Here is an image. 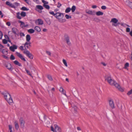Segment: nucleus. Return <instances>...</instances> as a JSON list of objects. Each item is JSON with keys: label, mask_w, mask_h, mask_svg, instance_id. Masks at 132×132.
<instances>
[{"label": "nucleus", "mask_w": 132, "mask_h": 132, "mask_svg": "<svg viewBox=\"0 0 132 132\" xmlns=\"http://www.w3.org/2000/svg\"><path fill=\"white\" fill-rule=\"evenodd\" d=\"M42 2L44 3V4H46L48 3V2L45 1L44 0H42Z\"/></svg>", "instance_id": "nucleus-51"}, {"label": "nucleus", "mask_w": 132, "mask_h": 132, "mask_svg": "<svg viewBox=\"0 0 132 132\" xmlns=\"http://www.w3.org/2000/svg\"><path fill=\"white\" fill-rule=\"evenodd\" d=\"M9 64L10 65V67L9 68L8 67V66L6 64H5L4 65L5 66L6 68H7V69L10 71H12L13 69V68L12 67L11 64L10 63H9Z\"/></svg>", "instance_id": "nucleus-15"}, {"label": "nucleus", "mask_w": 132, "mask_h": 132, "mask_svg": "<svg viewBox=\"0 0 132 132\" xmlns=\"http://www.w3.org/2000/svg\"><path fill=\"white\" fill-rule=\"evenodd\" d=\"M36 7L37 9H39L40 10H42L44 9L43 7L42 6L39 5H37L36 6Z\"/></svg>", "instance_id": "nucleus-22"}, {"label": "nucleus", "mask_w": 132, "mask_h": 132, "mask_svg": "<svg viewBox=\"0 0 132 132\" xmlns=\"http://www.w3.org/2000/svg\"><path fill=\"white\" fill-rule=\"evenodd\" d=\"M58 5L57 6V7L59 8L62 5L59 2L58 3Z\"/></svg>", "instance_id": "nucleus-59"}, {"label": "nucleus", "mask_w": 132, "mask_h": 132, "mask_svg": "<svg viewBox=\"0 0 132 132\" xmlns=\"http://www.w3.org/2000/svg\"><path fill=\"white\" fill-rule=\"evenodd\" d=\"M113 85L115 87L117 88H118L119 87V86H120V85L119 84H118L117 83H116V82Z\"/></svg>", "instance_id": "nucleus-36"}, {"label": "nucleus", "mask_w": 132, "mask_h": 132, "mask_svg": "<svg viewBox=\"0 0 132 132\" xmlns=\"http://www.w3.org/2000/svg\"><path fill=\"white\" fill-rule=\"evenodd\" d=\"M29 68L31 70L34 71H35V69L32 64H31L29 65Z\"/></svg>", "instance_id": "nucleus-37"}, {"label": "nucleus", "mask_w": 132, "mask_h": 132, "mask_svg": "<svg viewBox=\"0 0 132 132\" xmlns=\"http://www.w3.org/2000/svg\"><path fill=\"white\" fill-rule=\"evenodd\" d=\"M86 13L91 15H94L95 13V12L94 11L93 12L92 11L90 10L88 11L86 10Z\"/></svg>", "instance_id": "nucleus-16"}, {"label": "nucleus", "mask_w": 132, "mask_h": 132, "mask_svg": "<svg viewBox=\"0 0 132 132\" xmlns=\"http://www.w3.org/2000/svg\"><path fill=\"white\" fill-rule=\"evenodd\" d=\"M20 48L23 51L24 50V49L23 48V46H21L20 47Z\"/></svg>", "instance_id": "nucleus-60"}, {"label": "nucleus", "mask_w": 132, "mask_h": 132, "mask_svg": "<svg viewBox=\"0 0 132 132\" xmlns=\"http://www.w3.org/2000/svg\"><path fill=\"white\" fill-rule=\"evenodd\" d=\"M59 21L61 22H65L66 21V20L65 19H60V20H59Z\"/></svg>", "instance_id": "nucleus-48"}, {"label": "nucleus", "mask_w": 132, "mask_h": 132, "mask_svg": "<svg viewBox=\"0 0 132 132\" xmlns=\"http://www.w3.org/2000/svg\"><path fill=\"white\" fill-rule=\"evenodd\" d=\"M14 5H15V7H17L19 5V3H18L16 2L14 3Z\"/></svg>", "instance_id": "nucleus-53"}, {"label": "nucleus", "mask_w": 132, "mask_h": 132, "mask_svg": "<svg viewBox=\"0 0 132 132\" xmlns=\"http://www.w3.org/2000/svg\"><path fill=\"white\" fill-rule=\"evenodd\" d=\"M24 1L29 5H30L31 4V1L29 0H24Z\"/></svg>", "instance_id": "nucleus-45"}, {"label": "nucleus", "mask_w": 132, "mask_h": 132, "mask_svg": "<svg viewBox=\"0 0 132 132\" xmlns=\"http://www.w3.org/2000/svg\"><path fill=\"white\" fill-rule=\"evenodd\" d=\"M118 89L121 92H123L124 91V89L121 88L120 86H119V87Z\"/></svg>", "instance_id": "nucleus-49"}, {"label": "nucleus", "mask_w": 132, "mask_h": 132, "mask_svg": "<svg viewBox=\"0 0 132 132\" xmlns=\"http://www.w3.org/2000/svg\"><path fill=\"white\" fill-rule=\"evenodd\" d=\"M6 25L8 26H10L11 25V23L10 22L8 21L6 23Z\"/></svg>", "instance_id": "nucleus-57"}, {"label": "nucleus", "mask_w": 132, "mask_h": 132, "mask_svg": "<svg viewBox=\"0 0 132 132\" xmlns=\"http://www.w3.org/2000/svg\"><path fill=\"white\" fill-rule=\"evenodd\" d=\"M55 127V132H61V128L56 125H54Z\"/></svg>", "instance_id": "nucleus-12"}, {"label": "nucleus", "mask_w": 132, "mask_h": 132, "mask_svg": "<svg viewBox=\"0 0 132 132\" xmlns=\"http://www.w3.org/2000/svg\"><path fill=\"white\" fill-rule=\"evenodd\" d=\"M17 48V46L16 45H13V46L10 47L9 48L10 50L13 52L15 51V50Z\"/></svg>", "instance_id": "nucleus-9"}, {"label": "nucleus", "mask_w": 132, "mask_h": 132, "mask_svg": "<svg viewBox=\"0 0 132 132\" xmlns=\"http://www.w3.org/2000/svg\"><path fill=\"white\" fill-rule=\"evenodd\" d=\"M20 12H18L16 13V17L17 18L19 19H21V17L20 16Z\"/></svg>", "instance_id": "nucleus-33"}, {"label": "nucleus", "mask_w": 132, "mask_h": 132, "mask_svg": "<svg viewBox=\"0 0 132 132\" xmlns=\"http://www.w3.org/2000/svg\"><path fill=\"white\" fill-rule=\"evenodd\" d=\"M43 6L47 9L48 10L50 9V6L48 5L43 4Z\"/></svg>", "instance_id": "nucleus-30"}, {"label": "nucleus", "mask_w": 132, "mask_h": 132, "mask_svg": "<svg viewBox=\"0 0 132 132\" xmlns=\"http://www.w3.org/2000/svg\"><path fill=\"white\" fill-rule=\"evenodd\" d=\"M35 30L32 29H30L28 30V31L30 34H32L35 32Z\"/></svg>", "instance_id": "nucleus-27"}, {"label": "nucleus", "mask_w": 132, "mask_h": 132, "mask_svg": "<svg viewBox=\"0 0 132 132\" xmlns=\"http://www.w3.org/2000/svg\"><path fill=\"white\" fill-rule=\"evenodd\" d=\"M129 64L128 62H126L125 65V66L124 68L125 69H127V67H129Z\"/></svg>", "instance_id": "nucleus-34"}, {"label": "nucleus", "mask_w": 132, "mask_h": 132, "mask_svg": "<svg viewBox=\"0 0 132 132\" xmlns=\"http://www.w3.org/2000/svg\"><path fill=\"white\" fill-rule=\"evenodd\" d=\"M10 59L11 60H13L15 59V58L14 55L12 54L11 55Z\"/></svg>", "instance_id": "nucleus-39"}, {"label": "nucleus", "mask_w": 132, "mask_h": 132, "mask_svg": "<svg viewBox=\"0 0 132 132\" xmlns=\"http://www.w3.org/2000/svg\"><path fill=\"white\" fill-rule=\"evenodd\" d=\"M21 10L24 11H28L29 10V9L26 7L23 6L22 7L21 9Z\"/></svg>", "instance_id": "nucleus-31"}, {"label": "nucleus", "mask_w": 132, "mask_h": 132, "mask_svg": "<svg viewBox=\"0 0 132 132\" xmlns=\"http://www.w3.org/2000/svg\"><path fill=\"white\" fill-rule=\"evenodd\" d=\"M47 77L48 79L51 81H52L53 80V79L52 76L50 75H47Z\"/></svg>", "instance_id": "nucleus-26"}, {"label": "nucleus", "mask_w": 132, "mask_h": 132, "mask_svg": "<svg viewBox=\"0 0 132 132\" xmlns=\"http://www.w3.org/2000/svg\"><path fill=\"white\" fill-rule=\"evenodd\" d=\"M35 30L38 32H40L41 30L40 28L37 26H36L35 27Z\"/></svg>", "instance_id": "nucleus-23"}, {"label": "nucleus", "mask_w": 132, "mask_h": 132, "mask_svg": "<svg viewBox=\"0 0 132 132\" xmlns=\"http://www.w3.org/2000/svg\"><path fill=\"white\" fill-rule=\"evenodd\" d=\"M130 31V29L129 28L127 27L126 29V31L127 32H129Z\"/></svg>", "instance_id": "nucleus-56"}, {"label": "nucleus", "mask_w": 132, "mask_h": 132, "mask_svg": "<svg viewBox=\"0 0 132 132\" xmlns=\"http://www.w3.org/2000/svg\"><path fill=\"white\" fill-rule=\"evenodd\" d=\"M3 36V34L1 31H0V39H2Z\"/></svg>", "instance_id": "nucleus-58"}, {"label": "nucleus", "mask_w": 132, "mask_h": 132, "mask_svg": "<svg viewBox=\"0 0 132 132\" xmlns=\"http://www.w3.org/2000/svg\"><path fill=\"white\" fill-rule=\"evenodd\" d=\"M4 49H2V48H1L0 49V52L2 53L3 54H4L3 51H4Z\"/></svg>", "instance_id": "nucleus-62"}, {"label": "nucleus", "mask_w": 132, "mask_h": 132, "mask_svg": "<svg viewBox=\"0 0 132 132\" xmlns=\"http://www.w3.org/2000/svg\"><path fill=\"white\" fill-rule=\"evenodd\" d=\"M12 32L14 34H16V32H18V30L16 28H13L12 29Z\"/></svg>", "instance_id": "nucleus-17"}, {"label": "nucleus", "mask_w": 132, "mask_h": 132, "mask_svg": "<svg viewBox=\"0 0 132 132\" xmlns=\"http://www.w3.org/2000/svg\"><path fill=\"white\" fill-rule=\"evenodd\" d=\"M49 13L58 19V20H60V19L63 18L64 16L63 13L59 12H56L55 13L53 11H50Z\"/></svg>", "instance_id": "nucleus-2"}, {"label": "nucleus", "mask_w": 132, "mask_h": 132, "mask_svg": "<svg viewBox=\"0 0 132 132\" xmlns=\"http://www.w3.org/2000/svg\"><path fill=\"white\" fill-rule=\"evenodd\" d=\"M118 21V20L116 18H113L110 21L111 22H113L114 24H116Z\"/></svg>", "instance_id": "nucleus-14"}, {"label": "nucleus", "mask_w": 132, "mask_h": 132, "mask_svg": "<svg viewBox=\"0 0 132 132\" xmlns=\"http://www.w3.org/2000/svg\"><path fill=\"white\" fill-rule=\"evenodd\" d=\"M20 15L22 17H24L26 15V13L25 12L22 11L20 13Z\"/></svg>", "instance_id": "nucleus-25"}, {"label": "nucleus", "mask_w": 132, "mask_h": 132, "mask_svg": "<svg viewBox=\"0 0 132 132\" xmlns=\"http://www.w3.org/2000/svg\"><path fill=\"white\" fill-rule=\"evenodd\" d=\"M132 94V90L131 89L129 91H128L127 93V94L128 95H129L130 94Z\"/></svg>", "instance_id": "nucleus-46"}, {"label": "nucleus", "mask_w": 132, "mask_h": 132, "mask_svg": "<svg viewBox=\"0 0 132 132\" xmlns=\"http://www.w3.org/2000/svg\"><path fill=\"white\" fill-rule=\"evenodd\" d=\"M45 20L47 23L48 25H50L51 23V20L49 18H46L45 19Z\"/></svg>", "instance_id": "nucleus-18"}, {"label": "nucleus", "mask_w": 132, "mask_h": 132, "mask_svg": "<svg viewBox=\"0 0 132 132\" xmlns=\"http://www.w3.org/2000/svg\"><path fill=\"white\" fill-rule=\"evenodd\" d=\"M15 126V129L17 130L19 128V126L18 123L15 122L14 123Z\"/></svg>", "instance_id": "nucleus-32"}, {"label": "nucleus", "mask_w": 132, "mask_h": 132, "mask_svg": "<svg viewBox=\"0 0 132 132\" xmlns=\"http://www.w3.org/2000/svg\"><path fill=\"white\" fill-rule=\"evenodd\" d=\"M12 126L11 125H9V130H12Z\"/></svg>", "instance_id": "nucleus-63"}, {"label": "nucleus", "mask_w": 132, "mask_h": 132, "mask_svg": "<svg viewBox=\"0 0 132 132\" xmlns=\"http://www.w3.org/2000/svg\"><path fill=\"white\" fill-rule=\"evenodd\" d=\"M20 36L21 37L24 36H25V35L23 33H22V32H20Z\"/></svg>", "instance_id": "nucleus-55"}, {"label": "nucleus", "mask_w": 132, "mask_h": 132, "mask_svg": "<svg viewBox=\"0 0 132 132\" xmlns=\"http://www.w3.org/2000/svg\"><path fill=\"white\" fill-rule=\"evenodd\" d=\"M46 53L47 54H48V55H51V52H49V51H46Z\"/></svg>", "instance_id": "nucleus-64"}, {"label": "nucleus", "mask_w": 132, "mask_h": 132, "mask_svg": "<svg viewBox=\"0 0 132 132\" xmlns=\"http://www.w3.org/2000/svg\"><path fill=\"white\" fill-rule=\"evenodd\" d=\"M63 89V88L62 87H60V91L61 92H62L63 94L65 95V96H66V95L65 94V91L64 92Z\"/></svg>", "instance_id": "nucleus-24"}, {"label": "nucleus", "mask_w": 132, "mask_h": 132, "mask_svg": "<svg viewBox=\"0 0 132 132\" xmlns=\"http://www.w3.org/2000/svg\"><path fill=\"white\" fill-rule=\"evenodd\" d=\"M51 131H53L54 132V131L55 130V129H54V128H53V127L52 126H51Z\"/></svg>", "instance_id": "nucleus-61"}, {"label": "nucleus", "mask_w": 132, "mask_h": 132, "mask_svg": "<svg viewBox=\"0 0 132 132\" xmlns=\"http://www.w3.org/2000/svg\"><path fill=\"white\" fill-rule=\"evenodd\" d=\"M65 17L67 19H69L71 18V16L69 15L68 14H66L65 16Z\"/></svg>", "instance_id": "nucleus-44"}, {"label": "nucleus", "mask_w": 132, "mask_h": 132, "mask_svg": "<svg viewBox=\"0 0 132 132\" xmlns=\"http://www.w3.org/2000/svg\"><path fill=\"white\" fill-rule=\"evenodd\" d=\"M71 10V8L70 7H68L65 9V12L66 13H68L70 12Z\"/></svg>", "instance_id": "nucleus-29"}, {"label": "nucleus", "mask_w": 132, "mask_h": 132, "mask_svg": "<svg viewBox=\"0 0 132 132\" xmlns=\"http://www.w3.org/2000/svg\"><path fill=\"white\" fill-rule=\"evenodd\" d=\"M2 42L4 44H6L7 43V40L6 39H4L3 40Z\"/></svg>", "instance_id": "nucleus-40"}, {"label": "nucleus", "mask_w": 132, "mask_h": 132, "mask_svg": "<svg viewBox=\"0 0 132 132\" xmlns=\"http://www.w3.org/2000/svg\"><path fill=\"white\" fill-rule=\"evenodd\" d=\"M2 56L4 58L6 59V60H9V57L5 55H2Z\"/></svg>", "instance_id": "nucleus-47"}, {"label": "nucleus", "mask_w": 132, "mask_h": 132, "mask_svg": "<svg viewBox=\"0 0 132 132\" xmlns=\"http://www.w3.org/2000/svg\"><path fill=\"white\" fill-rule=\"evenodd\" d=\"M126 4L132 9V2L129 0H127L126 1Z\"/></svg>", "instance_id": "nucleus-8"}, {"label": "nucleus", "mask_w": 132, "mask_h": 132, "mask_svg": "<svg viewBox=\"0 0 132 132\" xmlns=\"http://www.w3.org/2000/svg\"><path fill=\"white\" fill-rule=\"evenodd\" d=\"M64 37L67 43L69 45H70L71 43L69 40V37L68 35L65 34L64 36Z\"/></svg>", "instance_id": "nucleus-6"}, {"label": "nucleus", "mask_w": 132, "mask_h": 132, "mask_svg": "<svg viewBox=\"0 0 132 132\" xmlns=\"http://www.w3.org/2000/svg\"><path fill=\"white\" fill-rule=\"evenodd\" d=\"M25 70H26V72L27 73L28 75H30V76H31V77H32V75L31 74V73H30V71H29L28 70H27L26 69Z\"/></svg>", "instance_id": "nucleus-35"}, {"label": "nucleus", "mask_w": 132, "mask_h": 132, "mask_svg": "<svg viewBox=\"0 0 132 132\" xmlns=\"http://www.w3.org/2000/svg\"><path fill=\"white\" fill-rule=\"evenodd\" d=\"M31 37L28 34L26 36V40L27 42H29L31 39Z\"/></svg>", "instance_id": "nucleus-21"}, {"label": "nucleus", "mask_w": 132, "mask_h": 132, "mask_svg": "<svg viewBox=\"0 0 132 132\" xmlns=\"http://www.w3.org/2000/svg\"><path fill=\"white\" fill-rule=\"evenodd\" d=\"M93 21L96 22H100V19L97 18H94Z\"/></svg>", "instance_id": "nucleus-38"}, {"label": "nucleus", "mask_w": 132, "mask_h": 132, "mask_svg": "<svg viewBox=\"0 0 132 132\" xmlns=\"http://www.w3.org/2000/svg\"><path fill=\"white\" fill-rule=\"evenodd\" d=\"M23 53L26 54L27 56L29 58L31 59H33L34 56L30 52L26 50V51H24Z\"/></svg>", "instance_id": "nucleus-4"}, {"label": "nucleus", "mask_w": 132, "mask_h": 132, "mask_svg": "<svg viewBox=\"0 0 132 132\" xmlns=\"http://www.w3.org/2000/svg\"><path fill=\"white\" fill-rule=\"evenodd\" d=\"M109 105L112 109L115 108L114 104L112 100V99L109 100Z\"/></svg>", "instance_id": "nucleus-10"}, {"label": "nucleus", "mask_w": 132, "mask_h": 132, "mask_svg": "<svg viewBox=\"0 0 132 132\" xmlns=\"http://www.w3.org/2000/svg\"><path fill=\"white\" fill-rule=\"evenodd\" d=\"M96 14L97 16L102 15L103 14V13L99 11L96 12Z\"/></svg>", "instance_id": "nucleus-20"}, {"label": "nucleus", "mask_w": 132, "mask_h": 132, "mask_svg": "<svg viewBox=\"0 0 132 132\" xmlns=\"http://www.w3.org/2000/svg\"><path fill=\"white\" fill-rule=\"evenodd\" d=\"M76 6L75 5H73L72 8H71V10L72 11V12H75V10H76Z\"/></svg>", "instance_id": "nucleus-28"}, {"label": "nucleus", "mask_w": 132, "mask_h": 132, "mask_svg": "<svg viewBox=\"0 0 132 132\" xmlns=\"http://www.w3.org/2000/svg\"><path fill=\"white\" fill-rule=\"evenodd\" d=\"M19 121L20 125L21 127L23 128L24 127L25 121L23 120V118L20 117L19 119Z\"/></svg>", "instance_id": "nucleus-5"}, {"label": "nucleus", "mask_w": 132, "mask_h": 132, "mask_svg": "<svg viewBox=\"0 0 132 132\" xmlns=\"http://www.w3.org/2000/svg\"><path fill=\"white\" fill-rule=\"evenodd\" d=\"M75 90H76V89H75V88H73V89L72 91L74 92V93H73V94H76L77 91H76Z\"/></svg>", "instance_id": "nucleus-54"}, {"label": "nucleus", "mask_w": 132, "mask_h": 132, "mask_svg": "<svg viewBox=\"0 0 132 132\" xmlns=\"http://www.w3.org/2000/svg\"><path fill=\"white\" fill-rule=\"evenodd\" d=\"M14 63L15 65H18L20 67H22V65L21 63L17 60H15L13 62Z\"/></svg>", "instance_id": "nucleus-19"}, {"label": "nucleus", "mask_w": 132, "mask_h": 132, "mask_svg": "<svg viewBox=\"0 0 132 132\" xmlns=\"http://www.w3.org/2000/svg\"><path fill=\"white\" fill-rule=\"evenodd\" d=\"M37 22L38 25H42L43 24V21L41 19H38L36 20L35 23L36 24Z\"/></svg>", "instance_id": "nucleus-11"}, {"label": "nucleus", "mask_w": 132, "mask_h": 132, "mask_svg": "<svg viewBox=\"0 0 132 132\" xmlns=\"http://www.w3.org/2000/svg\"><path fill=\"white\" fill-rule=\"evenodd\" d=\"M16 54L19 57L21 60H23L24 61H26V59L24 57L22 56V55L20 54V53L18 52H16Z\"/></svg>", "instance_id": "nucleus-7"}, {"label": "nucleus", "mask_w": 132, "mask_h": 132, "mask_svg": "<svg viewBox=\"0 0 132 132\" xmlns=\"http://www.w3.org/2000/svg\"><path fill=\"white\" fill-rule=\"evenodd\" d=\"M6 5L9 6L10 7L14 8H15V6H14V5H13L12 4L10 3V2L9 1H7L6 2Z\"/></svg>", "instance_id": "nucleus-13"}, {"label": "nucleus", "mask_w": 132, "mask_h": 132, "mask_svg": "<svg viewBox=\"0 0 132 132\" xmlns=\"http://www.w3.org/2000/svg\"><path fill=\"white\" fill-rule=\"evenodd\" d=\"M119 24H120V23L119 22H118L116 24H114L112 23V26H113L117 27V26H118Z\"/></svg>", "instance_id": "nucleus-42"}, {"label": "nucleus", "mask_w": 132, "mask_h": 132, "mask_svg": "<svg viewBox=\"0 0 132 132\" xmlns=\"http://www.w3.org/2000/svg\"><path fill=\"white\" fill-rule=\"evenodd\" d=\"M73 107L75 113H76L77 112V108L76 106L75 105Z\"/></svg>", "instance_id": "nucleus-50"}, {"label": "nucleus", "mask_w": 132, "mask_h": 132, "mask_svg": "<svg viewBox=\"0 0 132 132\" xmlns=\"http://www.w3.org/2000/svg\"><path fill=\"white\" fill-rule=\"evenodd\" d=\"M101 8L103 10H105L106 9V7L105 6H102L101 7Z\"/></svg>", "instance_id": "nucleus-52"}, {"label": "nucleus", "mask_w": 132, "mask_h": 132, "mask_svg": "<svg viewBox=\"0 0 132 132\" xmlns=\"http://www.w3.org/2000/svg\"><path fill=\"white\" fill-rule=\"evenodd\" d=\"M63 62L64 63V65L67 67L68 66L67 64V62L66 61V60L64 59H63Z\"/></svg>", "instance_id": "nucleus-41"}, {"label": "nucleus", "mask_w": 132, "mask_h": 132, "mask_svg": "<svg viewBox=\"0 0 132 132\" xmlns=\"http://www.w3.org/2000/svg\"><path fill=\"white\" fill-rule=\"evenodd\" d=\"M105 80H107L108 83L110 85H113L115 81L113 80L110 76L106 75L105 76Z\"/></svg>", "instance_id": "nucleus-3"}, {"label": "nucleus", "mask_w": 132, "mask_h": 132, "mask_svg": "<svg viewBox=\"0 0 132 132\" xmlns=\"http://www.w3.org/2000/svg\"><path fill=\"white\" fill-rule=\"evenodd\" d=\"M27 26V25L26 26L25 25V23L23 22L20 25V26L22 28H23V26H24V27H26Z\"/></svg>", "instance_id": "nucleus-43"}, {"label": "nucleus", "mask_w": 132, "mask_h": 132, "mask_svg": "<svg viewBox=\"0 0 132 132\" xmlns=\"http://www.w3.org/2000/svg\"><path fill=\"white\" fill-rule=\"evenodd\" d=\"M1 93L4 95L5 99L10 104L13 103V100L11 96L7 91H5L2 92Z\"/></svg>", "instance_id": "nucleus-1"}]
</instances>
